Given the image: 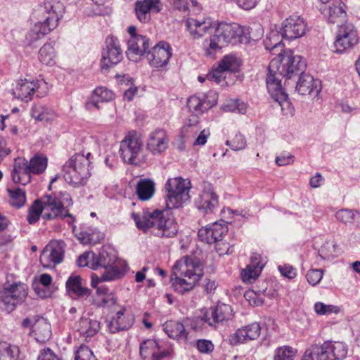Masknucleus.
<instances>
[{
	"mask_svg": "<svg viewBox=\"0 0 360 360\" xmlns=\"http://www.w3.org/2000/svg\"><path fill=\"white\" fill-rule=\"evenodd\" d=\"M169 139L167 131L163 129H155L147 138L146 148L154 155H160L168 148Z\"/></svg>",
	"mask_w": 360,
	"mask_h": 360,
	"instance_id": "nucleus-21",
	"label": "nucleus"
},
{
	"mask_svg": "<svg viewBox=\"0 0 360 360\" xmlns=\"http://www.w3.org/2000/svg\"><path fill=\"white\" fill-rule=\"evenodd\" d=\"M122 58L123 53L119 40L114 37H107L105 47L102 51V68L117 65Z\"/></svg>",
	"mask_w": 360,
	"mask_h": 360,
	"instance_id": "nucleus-14",
	"label": "nucleus"
},
{
	"mask_svg": "<svg viewBox=\"0 0 360 360\" xmlns=\"http://www.w3.org/2000/svg\"><path fill=\"white\" fill-rule=\"evenodd\" d=\"M280 32L272 31L266 38L265 46L267 49H270L275 54V50L281 46V41L279 39Z\"/></svg>",
	"mask_w": 360,
	"mask_h": 360,
	"instance_id": "nucleus-56",
	"label": "nucleus"
},
{
	"mask_svg": "<svg viewBox=\"0 0 360 360\" xmlns=\"http://www.w3.org/2000/svg\"><path fill=\"white\" fill-rule=\"evenodd\" d=\"M66 289L72 298H86L90 295L91 290L84 287L79 276H71L66 281Z\"/></svg>",
	"mask_w": 360,
	"mask_h": 360,
	"instance_id": "nucleus-28",
	"label": "nucleus"
},
{
	"mask_svg": "<svg viewBox=\"0 0 360 360\" xmlns=\"http://www.w3.org/2000/svg\"><path fill=\"white\" fill-rule=\"evenodd\" d=\"M134 323V316L130 311L120 307L112 314L108 322V328L111 333H116L129 329Z\"/></svg>",
	"mask_w": 360,
	"mask_h": 360,
	"instance_id": "nucleus-17",
	"label": "nucleus"
},
{
	"mask_svg": "<svg viewBox=\"0 0 360 360\" xmlns=\"http://www.w3.org/2000/svg\"><path fill=\"white\" fill-rule=\"evenodd\" d=\"M41 215L44 219L43 205H41V200H37L29 208L27 221L31 224H34L39 219Z\"/></svg>",
	"mask_w": 360,
	"mask_h": 360,
	"instance_id": "nucleus-49",
	"label": "nucleus"
},
{
	"mask_svg": "<svg viewBox=\"0 0 360 360\" xmlns=\"http://www.w3.org/2000/svg\"><path fill=\"white\" fill-rule=\"evenodd\" d=\"M307 30V23L298 15H291L284 20L280 29L283 39L292 40L303 36Z\"/></svg>",
	"mask_w": 360,
	"mask_h": 360,
	"instance_id": "nucleus-13",
	"label": "nucleus"
},
{
	"mask_svg": "<svg viewBox=\"0 0 360 360\" xmlns=\"http://www.w3.org/2000/svg\"><path fill=\"white\" fill-rule=\"evenodd\" d=\"M53 198L57 199V202L60 205H63L64 209H68L72 205V200L70 195L66 191H60L57 194H54Z\"/></svg>",
	"mask_w": 360,
	"mask_h": 360,
	"instance_id": "nucleus-61",
	"label": "nucleus"
},
{
	"mask_svg": "<svg viewBox=\"0 0 360 360\" xmlns=\"http://www.w3.org/2000/svg\"><path fill=\"white\" fill-rule=\"evenodd\" d=\"M17 306V304L6 291L4 289L0 291V309L3 311L9 314L14 311Z\"/></svg>",
	"mask_w": 360,
	"mask_h": 360,
	"instance_id": "nucleus-50",
	"label": "nucleus"
},
{
	"mask_svg": "<svg viewBox=\"0 0 360 360\" xmlns=\"http://www.w3.org/2000/svg\"><path fill=\"white\" fill-rule=\"evenodd\" d=\"M271 97L281 106L283 114H292V107L285 91H271Z\"/></svg>",
	"mask_w": 360,
	"mask_h": 360,
	"instance_id": "nucleus-41",
	"label": "nucleus"
},
{
	"mask_svg": "<svg viewBox=\"0 0 360 360\" xmlns=\"http://www.w3.org/2000/svg\"><path fill=\"white\" fill-rule=\"evenodd\" d=\"M186 27L193 39L210 34V37L205 39L202 44L205 54L210 58H214L215 53L227 44L240 41L243 33V28L236 23H216L210 18H188Z\"/></svg>",
	"mask_w": 360,
	"mask_h": 360,
	"instance_id": "nucleus-1",
	"label": "nucleus"
},
{
	"mask_svg": "<svg viewBox=\"0 0 360 360\" xmlns=\"http://www.w3.org/2000/svg\"><path fill=\"white\" fill-rule=\"evenodd\" d=\"M195 205L198 210L206 213L212 212L217 206L218 197L210 186L205 187L195 200Z\"/></svg>",
	"mask_w": 360,
	"mask_h": 360,
	"instance_id": "nucleus-25",
	"label": "nucleus"
},
{
	"mask_svg": "<svg viewBox=\"0 0 360 360\" xmlns=\"http://www.w3.org/2000/svg\"><path fill=\"white\" fill-rule=\"evenodd\" d=\"M17 88H20V89H25V90H37L39 89H48L51 88L49 84L43 79H37L33 81H28L27 79L21 80L20 82L18 83Z\"/></svg>",
	"mask_w": 360,
	"mask_h": 360,
	"instance_id": "nucleus-51",
	"label": "nucleus"
},
{
	"mask_svg": "<svg viewBox=\"0 0 360 360\" xmlns=\"http://www.w3.org/2000/svg\"><path fill=\"white\" fill-rule=\"evenodd\" d=\"M44 210V219L52 220L54 219L68 218L67 222L72 225L75 221L73 216L69 213L68 209H64L63 205L57 202V199L52 195H46L41 200Z\"/></svg>",
	"mask_w": 360,
	"mask_h": 360,
	"instance_id": "nucleus-11",
	"label": "nucleus"
},
{
	"mask_svg": "<svg viewBox=\"0 0 360 360\" xmlns=\"http://www.w3.org/2000/svg\"><path fill=\"white\" fill-rule=\"evenodd\" d=\"M314 309L315 312L319 315L337 314L339 311V309L337 306L326 304L321 302H318L314 304Z\"/></svg>",
	"mask_w": 360,
	"mask_h": 360,
	"instance_id": "nucleus-55",
	"label": "nucleus"
},
{
	"mask_svg": "<svg viewBox=\"0 0 360 360\" xmlns=\"http://www.w3.org/2000/svg\"><path fill=\"white\" fill-rule=\"evenodd\" d=\"M265 263L259 254L254 253L250 257V263L241 271V278L244 282L251 283L260 274Z\"/></svg>",
	"mask_w": 360,
	"mask_h": 360,
	"instance_id": "nucleus-27",
	"label": "nucleus"
},
{
	"mask_svg": "<svg viewBox=\"0 0 360 360\" xmlns=\"http://www.w3.org/2000/svg\"><path fill=\"white\" fill-rule=\"evenodd\" d=\"M323 271L321 269H310L306 274V278L308 283L314 286L320 283L323 278Z\"/></svg>",
	"mask_w": 360,
	"mask_h": 360,
	"instance_id": "nucleus-60",
	"label": "nucleus"
},
{
	"mask_svg": "<svg viewBox=\"0 0 360 360\" xmlns=\"http://www.w3.org/2000/svg\"><path fill=\"white\" fill-rule=\"evenodd\" d=\"M291 87H295V90L306 89L307 90H321V82L319 79H315L313 76L309 74L300 73L297 77H295L290 82Z\"/></svg>",
	"mask_w": 360,
	"mask_h": 360,
	"instance_id": "nucleus-29",
	"label": "nucleus"
},
{
	"mask_svg": "<svg viewBox=\"0 0 360 360\" xmlns=\"http://www.w3.org/2000/svg\"><path fill=\"white\" fill-rule=\"evenodd\" d=\"M18 352L17 347L6 342H0V360H17Z\"/></svg>",
	"mask_w": 360,
	"mask_h": 360,
	"instance_id": "nucleus-44",
	"label": "nucleus"
},
{
	"mask_svg": "<svg viewBox=\"0 0 360 360\" xmlns=\"http://www.w3.org/2000/svg\"><path fill=\"white\" fill-rule=\"evenodd\" d=\"M226 144L233 150H240L245 148L247 141L243 134L237 131L234 136L226 141Z\"/></svg>",
	"mask_w": 360,
	"mask_h": 360,
	"instance_id": "nucleus-52",
	"label": "nucleus"
},
{
	"mask_svg": "<svg viewBox=\"0 0 360 360\" xmlns=\"http://www.w3.org/2000/svg\"><path fill=\"white\" fill-rule=\"evenodd\" d=\"M10 205L17 209L21 208L26 203V192L18 187L7 189Z\"/></svg>",
	"mask_w": 360,
	"mask_h": 360,
	"instance_id": "nucleus-37",
	"label": "nucleus"
},
{
	"mask_svg": "<svg viewBox=\"0 0 360 360\" xmlns=\"http://www.w3.org/2000/svg\"><path fill=\"white\" fill-rule=\"evenodd\" d=\"M115 79L120 87L124 90H137L133 79L129 75H116Z\"/></svg>",
	"mask_w": 360,
	"mask_h": 360,
	"instance_id": "nucleus-57",
	"label": "nucleus"
},
{
	"mask_svg": "<svg viewBox=\"0 0 360 360\" xmlns=\"http://www.w3.org/2000/svg\"><path fill=\"white\" fill-rule=\"evenodd\" d=\"M196 347L200 353L210 354L214 350V345L207 340H199L196 342Z\"/></svg>",
	"mask_w": 360,
	"mask_h": 360,
	"instance_id": "nucleus-63",
	"label": "nucleus"
},
{
	"mask_svg": "<svg viewBox=\"0 0 360 360\" xmlns=\"http://www.w3.org/2000/svg\"><path fill=\"white\" fill-rule=\"evenodd\" d=\"M91 152L83 150L72 156L63 166L65 181L74 186L84 185L91 176Z\"/></svg>",
	"mask_w": 360,
	"mask_h": 360,
	"instance_id": "nucleus-6",
	"label": "nucleus"
},
{
	"mask_svg": "<svg viewBox=\"0 0 360 360\" xmlns=\"http://www.w3.org/2000/svg\"><path fill=\"white\" fill-rule=\"evenodd\" d=\"M160 0L138 1L135 4V13L138 20L142 23L148 22L150 20V11L158 13Z\"/></svg>",
	"mask_w": 360,
	"mask_h": 360,
	"instance_id": "nucleus-26",
	"label": "nucleus"
},
{
	"mask_svg": "<svg viewBox=\"0 0 360 360\" xmlns=\"http://www.w3.org/2000/svg\"><path fill=\"white\" fill-rule=\"evenodd\" d=\"M33 332L35 334L36 340L40 342L48 340L51 335V325L44 319L38 321Z\"/></svg>",
	"mask_w": 360,
	"mask_h": 360,
	"instance_id": "nucleus-40",
	"label": "nucleus"
},
{
	"mask_svg": "<svg viewBox=\"0 0 360 360\" xmlns=\"http://www.w3.org/2000/svg\"><path fill=\"white\" fill-rule=\"evenodd\" d=\"M340 249L334 240L326 241L319 250V257L322 260L330 261L338 257Z\"/></svg>",
	"mask_w": 360,
	"mask_h": 360,
	"instance_id": "nucleus-33",
	"label": "nucleus"
},
{
	"mask_svg": "<svg viewBox=\"0 0 360 360\" xmlns=\"http://www.w3.org/2000/svg\"><path fill=\"white\" fill-rule=\"evenodd\" d=\"M113 91H92L88 97L85 106L87 110L99 108V103L108 102L113 98Z\"/></svg>",
	"mask_w": 360,
	"mask_h": 360,
	"instance_id": "nucleus-31",
	"label": "nucleus"
},
{
	"mask_svg": "<svg viewBox=\"0 0 360 360\" xmlns=\"http://www.w3.org/2000/svg\"><path fill=\"white\" fill-rule=\"evenodd\" d=\"M30 114L34 120L41 122L53 120L56 117V115L52 110L40 105H33Z\"/></svg>",
	"mask_w": 360,
	"mask_h": 360,
	"instance_id": "nucleus-38",
	"label": "nucleus"
},
{
	"mask_svg": "<svg viewBox=\"0 0 360 360\" xmlns=\"http://www.w3.org/2000/svg\"><path fill=\"white\" fill-rule=\"evenodd\" d=\"M117 259L116 253L112 248L103 247L98 255L95 254L96 270L100 267L103 268L104 271L117 270L119 278L122 277L124 273L116 264Z\"/></svg>",
	"mask_w": 360,
	"mask_h": 360,
	"instance_id": "nucleus-23",
	"label": "nucleus"
},
{
	"mask_svg": "<svg viewBox=\"0 0 360 360\" xmlns=\"http://www.w3.org/2000/svg\"><path fill=\"white\" fill-rule=\"evenodd\" d=\"M143 142L135 131L129 132L121 141L120 153L123 161L130 165H139L141 162Z\"/></svg>",
	"mask_w": 360,
	"mask_h": 360,
	"instance_id": "nucleus-9",
	"label": "nucleus"
},
{
	"mask_svg": "<svg viewBox=\"0 0 360 360\" xmlns=\"http://www.w3.org/2000/svg\"><path fill=\"white\" fill-rule=\"evenodd\" d=\"M240 60L235 55L230 54L223 57L219 65L221 69H224L228 74L236 72L240 66Z\"/></svg>",
	"mask_w": 360,
	"mask_h": 360,
	"instance_id": "nucleus-42",
	"label": "nucleus"
},
{
	"mask_svg": "<svg viewBox=\"0 0 360 360\" xmlns=\"http://www.w3.org/2000/svg\"><path fill=\"white\" fill-rule=\"evenodd\" d=\"M306 63L302 57L290 50H284L273 58L269 65L266 77L268 90H285L291 88L290 82L304 71Z\"/></svg>",
	"mask_w": 360,
	"mask_h": 360,
	"instance_id": "nucleus-2",
	"label": "nucleus"
},
{
	"mask_svg": "<svg viewBox=\"0 0 360 360\" xmlns=\"http://www.w3.org/2000/svg\"><path fill=\"white\" fill-rule=\"evenodd\" d=\"M99 328V322L89 317H82L77 326V331L85 338L94 336L98 333Z\"/></svg>",
	"mask_w": 360,
	"mask_h": 360,
	"instance_id": "nucleus-30",
	"label": "nucleus"
},
{
	"mask_svg": "<svg viewBox=\"0 0 360 360\" xmlns=\"http://www.w3.org/2000/svg\"><path fill=\"white\" fill-rule=\"evenodd\" d=\"M328 349L333 356V360L344 359L347 354V345L342 342L327 341Z\"/></svg>",
	"mask_w": 360,
	"mask_h": 360,
	"instance_id": "nucleus-45",
	"label": "nucleus"
},
{
	"mask_svg": "<svg viewBox=\"0 0 360 360\" xmlns=\"http://www.w3.org/2000/svg\"><path fill=\"white\" fill-rule=\"evenodd\" d=\"M328 345L327 341L321 345H315L321 360H333V356L331 354Z\"/></svg>",
	"mask_w": 360,
	"mask_h": 360,
	"instance_id": "nucleus-62",
	"label": "nucleus"
},
{
	"mask_svg": "<svg viewBox=\"0 0 360 360\" xmlns=\"http://www.w3.org/2000/svg\"><path fill=\"white\" fill-rule=\"evenodd\" d=\"M4 290L11 295L17 305L23 303L28 295V287L22 283H15Z\"/></svg>",
	"mask_w": 360,
	"mask_h": 360,
	"instance_id": "nucleus-34",
	"label": "nucleus"
},
{
	"mask_svg": "<svg viewBox=\"0 0 360 360\" xmlns=\"http://www.w3.org/2000/svg\"><path fill=\"white\" fill-rule=\"evenodd\" d=\"M166 205L168 209L179 208L191 199V181L182 177L169 179L165 186Z\"/></svg>",
	"mask_w": 360,
	"mask_h": 360,
	"instance_id": "nucleus-8",
	"label": "nucleus"
},
{
	"mask_svg": "<svg viewBox=\"0 0 360 360\" xmlns=\"http://www.w3.org/2000/svg\"><path fill=\"white\" fill-rule=\"evenodd\" d=\"M37 360H60L55 353L49 348H45L40 351Z\"/></svg>",
	"mask_w": 360,
	"mask_h": 360,
	"instance_id": "nucleus-64",
	"label": "nucleus"
},
{
	"mask_svg": "<svg viewBox=\"0 0 360 360\" xmlns=\"http://www.w3.org/2000/svg\"><path fill=\"white\" fill-rule=\"evenodd\" d=\"M202 275L200 263L192 257L185 256L174 264L170 281L174 291L184 294L195 286Z\"/></svg>",
	"mask_w": 360,
	"mask_h": 360,
	"instance_id": "nucleus-3",
	"label": "nucleus"
},
{
	"mask_svg": "<svg viewBox=\"0 0 360 360\" xmlns=\"http://www.w3.org/2000/svg\"><path fill=\"white\" fill-rule=\"evenodd\" d=\"M359 214L360 213L349 209H342L335 213V217L339 221L347 224L353 222L356 215Z\"/></svg>",
	"mask_w": 360,
	"mask_h": 360,
	"instance_id": "nucleus-54",
	"label": "nucleus"
},
{
	"mask_svg": "<svg viewBox=\"0 0 360 360\" xmlns=\"http://www.w3.org/2000/svg\"><path fill=\"white\" fill-rule=\"evenodd\" d=\"M172 55L169 44L160 41L146 53V58L150 65L162 68L166 65Z\"/></svg>",
	"mask_w": 360,
	"mask_h": 360,
	"instance_id": "nucleus-22",
	"label": "nucleus"
},
{
	"mask_svg": "<svg viewBox=\"0 0 360 360\" xmlns=\"http://www.w3.org/2000/svg\"><path fill=\"white\" fill-rule=\"evenodd\" d=\"M228 231L224 221L214 222L199 229L198 236L200 240L208 244L221 241Z\"/></svg>",
	"mask_w": 360,
	"mask_h": 360,
	"instance_id": "nucleus-18",
	"label": "nucleus"
},
{
	"mask_svg": "<svg viewBox=\"0 0 360 360\" xmlns=\"http://www.w3.org/2000/svg\"><path fill=\"white\" fill-rule=\"evenodd\" d=\"M127 58L134 62H138L149 47V40L144 36L130 37L128 39Z\"/></svg>",
	"mask_w": 360,
	"mask_h": 360,
	"instance_id": "nucleus-24",
	"label": "nucleus"
},
{
	"mask_svg": "<svg viewBox=\"0 0 360 360\" xmlns=\"http://www.w3.org/2000/svg\"><path fill=\"white\" fill-rule=\"evenodd\" d=\"M119 278V273L117 270L104 271L99 276L96 274L91 275V286L97 289L98 283L110 281Z\"/></svg>",
	"mask_w": 360,
	"mask_h": 360,
	"instance_id": "nucleus-48",
	"label": "nucleus"
},
{
	"mask_svg": "<svg viewBox=\"0 0 360 360\" xmlns=\"http://www.w3.org/2000/svg\"><path fill=\"white\" fill-rule=\"evenodd\" d=\"M75 360H96V357L88 347L82 345L76 351Z\"/></svg>",
	"mask_w": 360,
	"mask_h": 360,
	"instance_id": "nucleus-59",
	"label": "nucleus"
},
{
	"mask_svg": "<svg viewBox=\"0 0 360 360\" xmlns=\"http://www.w3.org/2000/svg\"><path fill=\"white\" fill-rule=\"evenodd\" d=\"M261 333L260 325L254 322L243 326L229 336V341L232 345L247 343L257 339Z\"/></svg>",
	"mask_w": 360,
	"mask_h": 360,
	"instance_id": "nucleus-19",
	"label": "nucleus"
},
{
	"mask_svg": "<svg viewBox=\"0 0 360 360\" xmlns=\"http://www.w3.org/2000/svg\"><path fill=\"white\" fill-rule=\"evenodd\" d=\"M95 253L93 252H86L80 255L77 261L79 266H88L91 269L96 270V266L94 261Z\"/></svg>",
	"mask_w": 360,
	"mask_h": 360,
	"instance_id": "nucleus-53",
	"label": "nucleus"
},
{
	"mask_svg": "<svg viewBox=\"0 0 360 360\" xmlns=\"http://www.w3.org/2000/svg\"><path fill=\"white\" fill-rule=\"evenodd\" d=\"M210 94L204 91H198L188 98L187 104L190 110L196 113H202L217 103V94L210 91Z\"/></svg>",
	"mask_w": 360,
	"mask_h": 360,
	"instance_id": "nucleus-20",
	"label": "nucleus"
},
{
	"mask_svg": "<svg viewBox=\"0 0 360 360\" xmlns=\"http://www.w3.org/2000/svg\"><path fill=\"white\" fill-rule=\"evenodd\" d=\"M55 58V51L51 44H45L39 51V58L40 61L46 65H51Z\"/></svg>",
	"mask_w": 360,
	"mask_h": 360,
	"instance_id": "nucleus-47",
	"label": "nucleus"
},
{
	"mask_svg": "<svg viewBox=\"0 0 360 360\" xmlns=\"http://www.w3.org/2000/svg\"><path fill=\"white\" fill-rule=\"evenodd\" d=\"M297 349L288 345L277 347L274 352L273 360H294Z\"/></svg>",
	"mask_w": 360,
	"mask_h": 360,
	"instance_id": "nucleus-43",
	"label": "nucleus"
},
{
	"mask_svg": "<svg viewBox=\"0 0 360 360\" xmlns=\"http://www.w3.org/2000/svg\"><path fill=\"white\" fill-rule=\"evenodd\" d=\"M155 184L149 179L141 180L136 186V193L141 200H148L154 194Z\"/></svg>",
	"mask_w": 360,
	"mask_h": 360,
	"instance_id": "nucleus-39",
	"label": "nucleus"
},
{
	"mask_svg": "<svg viewBox=\"0 0 360 360\" xmlns=\"http://www.w3.org/2000/svg\"><path fill=\"white\" fill-rule=\"evenodd\" d=\"M163 330L167 335L173 339H184L187 337L184 326L176 321H169L163 325Z\"/></svg>",
	"mask_w": 360,
	"mask_h": 360,
	"instance_id": "nucleus-32",
	"label": "nucleus"
},
{
	"mask_svg": "<svg viewBox=\"0 0 360 360\" xmlns=\"http://www.w3.org/2000/svg\"><path fill=\"white\" fill-rule=\"evenodd\" d=\"M139 353L143 360H162L169 354V350L163 342L148 339L140 344Z\"/></svg>",
	"mask_w": 360,
	"mask_h": 360,
	"instance_id": "nucleus-12",
	"label": "nucleus"
},
{
	"mask_svg": "<svg viewBox=\"0 0 360 360\" xmlns=\"http://www.w3.org/2000/svg\"><path fill=\"white\" fill-rule=\"evenodd\" d=\"M96 302L98 307H110L115 304L116 299L114 295L105 285H101L96 290Z\"/></svg>",
	"mask_w": 360,
	"mask_h": 360,
	"instance_id": "nucleus-35",
	"label": "nucleus"
},
{
	"mask_svg": "<svg viewBox=\"0 0 360 360\" xmlns=\"http://www.w3.org/2000/svg\"><path fill=\"white\" fill-rule=\"evenodd\" d=\"M221 108L225 112L245 114L246 112L247 105L239 99H230L224 103Z\"/></svg>",
	"mask_w": 360,
	"mask_h": 360,
	"instance_id": "nucleus-46",
	"label": "nucleus"
},
{
	"mask_svg": "<svg viewBox=\"0 0 360 360\" xmlns=\"http://www.w3.org/2000/svg\"><path fill=\"white\" fill-rule=\"evenodd\" d=\"M46 167L47 158L43 155H36L30 162L24 158L18 157L14 160L12 179L15 184L27 185L31 181L32 174H41Z\"/></svg>",
	"mask_w": 360,
	"mask_h": 360,
	"instance_id": "nucleus-7",
	"label": "nucleus"
},
{
	"mask_svg": "<svg viewBox=\"0 0 360 360\" xmlns=\"http://www.w3.org/2000/svg\"><path fill=\"white\" fill-rule=\"evenodd\" d=\"M136 227L144 231H150L158 237L172 238L178 232V224L173 218H165L163 212H143L131 214Z\"/></svg>",
	"mask_w": 360,
	"mask_h": 360,
	"instance_id": "nucleus-4",
	"label": "nucleus"
},
{
	"mask_svg": "<svg viewBox=\"0 0 360 360\" xmlns=\"http://www.w3.org/2000/svg\"><path fill=\"white\" fill-rule=\"evenodd\" d=\"M345 4L340 1L333 3L328 8V21L333 24L342 22L346 18Z\"/></svg>",
	"mask_w": 360,
	"mask_h": 360,
	"instance_id": "nucleus-36",
	"label": "nucleus"
},
{
	"mask_svg": "<svg viewBox=\"0 0 360 360\" xmlns=\"http://www.w3.org/2000/svg\"><path fill=\"white\" fill-rule=\"evenodd\" d=\"M359 42L357 31L351 23H346L339 26L334 41V51L342 53L356 46Z\"/></svg>",
	"mask_w": 360,
	"mask_h": 360,
	"instance_id": "nucleus-10",
	"label": "nucleus"
},
{
	"mask_svg": "<svg viewBox=\"0 0 360 360\" xmlns=\"http://www.w3.org/2000/svg\"><path fill=\"white\" fill-rule=\"evenodd\" d=\"M228 72L220 68V65L207 75V79L219 84L226 78Z\"/></svg>",
	"mask_w": 360,
	"mask_h": 360,
	"instance_id": "nucleus-58",
	"label": "nucleus"
},
{
	"mask_svg": "<svg viewBox=\"0 0 360 360\" xmlns=\"http://www.w3.org/2000/svg\"><path fill=\"white\" fill-rule=\"evenodd\" d=\"M65 11L63 4L58 0H46L38 9L39 20L29 33L32 41H37L57 27Z\"/></svg>",
	"mask_w": 360,
	"mask_h": 360,
	"instance_id": "nucleus-5",
	"label": "nucleus"
},
{
	"mask_svg": "<svg viewBox=\"0 0 360 360\" xmlns=\"http://www.w3.org/2000/svg\"><path fill=\"white\" fill-rule=\"evenodd\" d=\"M64 257V249L58 241L51 242L43 250L40 255V262L44 267L53 268L60 264Z\"/></svg>",
	"mask_w": 360,
	"mask_h": 360,
	"instance_id": "nucleus-16",
	"label": "nucleus"
},
{
	"mask_svg": "<svg viewBox=\"0 0 360 360\" xmlns=\"http://www.w3.org/2000/svg\"><path fill=\"white\" fill-rule=\"evenodd\" d=\"M232 317L233 310L230 305L218 304L207 309L201 317V321L210 326L217 327L219 323L231 319Z\"/></svg>",
	"mask_w": 360,
	"mask_h": 360,
	"instance_id": "nucleus-15",
	"label": "nucleus"
}]
</instances>
